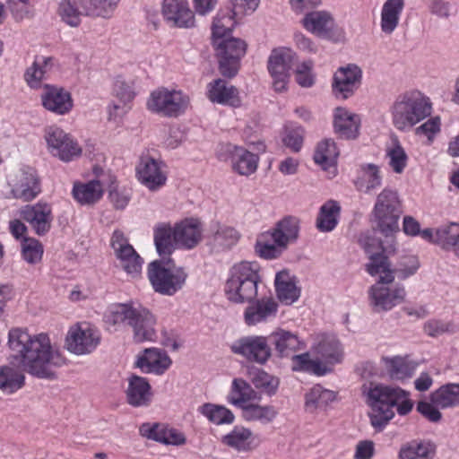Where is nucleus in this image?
I'll list each match as a JSON object with an SVG mask.
<instances>
[{
  "label": "nucleus",
  "instance_id": "nucleus-1",
  "mask_svg": "<svg viewBox=\"0 0 459 459\" xmlns=\"http://www.w3.org/2000/svg\"><path fill=\"white\" fill-rule=\"evenodd\" d=\"M8 344L20 354L23 369L39 378H56V368L65 364V357L46 333L31 336L24 329L13 328L9 332Z\"/></svg>",
  "mask_w": 459,
  "mask_h": 459
},
{
  "label": "nucleus",
  "instance_id": "nucleus-2",
  "mask_svg": "<svg viewBox=\"0 0 459 459\" xmlns=\"http://www.w3.org/2000/svg\"><path fill=\"white\" fill-rule=\"evenodd\" d=\"M359 242L368 255V273L372 276L379 275V280L369 290L370 304L376 312L390 310L403 302L406 292L403 286L393 289L386 286L394 280L391 264L385 255L388 247L385 248L379 239L369 236L361 238ZM389 248L394 250L393 246Z\"/></svg>",
  "mask_w": 459,
  "mask_h": 459
},
{
  "label": "nucleus",
  "instance_id": "nucleus-3",
  "mask_svg": "<svg viewBox=\"0 0 459 459\" xmlns=\"http://www.w3.org/2000/svg\"><path fill=\"white\" fill-rule=\"evenodd\" d=\"M365 393L367 404L371 409L368 414L370 423L379 430L394 417V407L401 416L407 415L413 408L409 392L399 386L370 383Z\"/></svg>",
  "mask_w": 459,
  "mask_h": 459
},
{
  "label": "nucleus",
  "instance_id": "nucleus-4",
  "mask_svg": "<svg viewBox=\"0 0 459 459\" xmlns=\"http://www.w3.org/2000/svg\"><path fill=\"white\" fill-rule=\"evenodd\" d=\"M107 320L113 325H124L130 326L135 342H151L156 337V319L147 308L142 306L116 305L107 316Z\"/></svg>",
  "mask_w": 459,
  "mask_h": 459
},
{
  "label": "nucleus",
  "instance_id": "nucleus-5",
  "mask_svg": "<svg viewBox=\"0 0 459 459\" xmlns=\"http://www.w3.org/2000/svg\"><path fill=\"white\" fill-rule=\"evenodd\" d=\"M299 233V219L286 216L279 221L271 230L260 236L255 244V251L265 259L278 258L287 250L289 245L297 241Z\"/></svg>",
  "mask_w": 459,
  "mask_h": 459
},
{
  "label": "nucleus",
  "instance_id": "nucleus-6",
  "mask_svg": "<svg viewBox=\"0 0 459 459\" xmlns=\"http://www.w3.org/2000/svg\"><path fill=\"white\" fill-rule=\"evenodd\" d=\"M432 104L420 91L400 94L391 107L392 121L398 130H407L431 114Z\"/></svg>",
  "mask_w": 459,
  "mask_h": 459
},
{
  "label": "nucleus",
  "instance_id": "nucleus-7",
  "mask_svg": "<svg viewBox=\"0 0 459 459\" xmlns=\"http://www.w3.org/2000/svg\"><path fill=\"white\" fill-rule=\"evenodd\" d=\"M148 278L155 292L173 296L183 289L187 273L171 260H154L148 265Z\"/></svg>",
  "mask_w": 459,
  "mask_h": 459
},
{
  "label": "nucleus",
  "instance_id": "nucleus-8",
  "mask_svg": "<svg viewBox=\"0 0 459 459\" xmlns=\"http://www.w3.org/2000/svg\"><path fill=\"white\" fill-rule=\"evenodd\" d=\"M189 105V98L181 91L160 88L152 92L148 108L168 117H178L185 113Z\"/></svg>",
  "mask_w": 459,
  "mask_h": 459
},
{
  "label": "nucleus",
  "instance_id": "nucleus-9",
  "mask_svg": "<svg viewBox=\"0 0 459 459\" xmlns=\"http://www.w3.org/2000/svg\"><path fill=\"white\" fill-rule=\"evenodd\" d=\"M219 59L221 74L228 78L234 77L239 68L240 59L247 51V43L238 38H230L220 41L213 40Z\"/></svg>",
  "mask_w": 459,
  "mask_h": 459
},
{
  "label": "nucleus",
  "instance_id": "nucleus-10",
  "mask_svg": "<svg viewBox=\"0 0 459 459\" xmlns=\"http://www.w3.org/2000/svg\"><path fill=\"white\" fill-rule=\"evenodd\" d=\"M231 351L243 357L248 362L264 365L272 357L269 336L247 335L236 340L230 346Z\"/></svg>",
  "mask_w": 459,
  "mask_h": 459
},
{
  "label": "nucleus",
  "instance_id": "nucleus-11",
  "mask_svg": "<svg viewBox=\"0 0 459 459\" xmlns=\"http://www.w3.org/2000/svg\"><path fill=\"white\" fill-rule=\"evenodd\" d=\"M57 13L62 22L70 27H78L82 15L110 18L112 15L105 12V9L97 6L87 0H61L58 4Z\"/></svg>",
  "mask_w": 459,
  "mask_h": 459
},
{
  "label": "nucleus",
  "instance_id": "nucleus-12",
  "mask_svg": "<svg viewBox=\"0 0 459 459\" xmlns=\"http://www.w3.org/2000/svg\"><path fill=\"white\" fill-rule=\"evenodd\" d=\"M362 82V70L355 64L337 69L333 78V92L335 97L347 100L354 95Z\"/></svg>",
  "mask_w": 459,
  "mask_h": 459
},
{
  "label": "nucleus",
  "instance_id": "nucleus-13",
  "mask_svg": "<svg viewBox=\"0 0 459 459\" xmlns=\"http://www.w3.org/2000/svg\"><path fill=\"white\" fill-rule=\"evenodd\" d=\"M100 334L86 324L76 325L69 330L66 347L76 355L92 352L100 343Z\"/></svg>",
  "mask_w": 459,
  "mask_h": 459
},
{
  "label": "nucleus",
  "instance_id": "nucleus-14",
  "mask_svg": "<svg viewBox=\"0 0 459 459\" xmlns=\"http://www.w3.org/2000/svg\"><path fill=\"white\" fill-rule=\"evenodd\" d=\"M111 247L119 260L121 267L128 274L136 276L141 272L143 260L128 243L122 231H114L111 238Z\"/></svg>",
  "mask_w": 459,
  "mask_h": 459
},
{
  "label": "nucleus",
  "instance_id": "nucleus-15",
  "mask_svg": "<svg viewBox=\"0 0 459 459\" xmlns=\"http://www.w3.org/2000/svg\"><path fill=\"white\" fill-rule=\"evenodd\" d=\"M45 139L50 152L64 161H69L81 154L82 150L78 144L58 127H48Z\"/></svg>",
  "mask_w": 459,
  "mask_h": 459
},
{
  "label": "nucleus",
  "instance_id": "nucleus-16",
  "mask_svg": "<svg viewBox=\"0 0 459 459\" xmlns=\"http://www.w3.org/2000/svg\"><path fill=\"white\" fill-rule=\"evenodd\" d=\"M136 175L139 181L151 191L160 189L167 181L162 161L149 155L141 157L136 166Z\"/></svg>",
  "mask_w": 459,
  "mask_h": 459
},
{
  "label": "nucleus",
  "instance_id": "nucleus-17",
  "mask_svg": "<svg viewBox=\"0 0 459 459\" xmlns=\"http://www.w3.org/2000/svg\"><path fill=\"white\" fill-rule=\"evenodd\" d=\"M20 216L30 225L38 236H44L50 230L52 209L47 203L27 204L21 209Z\"/></svg>",
  "mask_w": 459,
  "mask_h": 459
},
{
  "label": "nucleus",
  "instance_id": "nucleus-18",
  "mask_svg": "<svg viewBox=\"0 0 459 459\" xmlns=\"http://www.w3.org/2000/svg\"><path fill=\"white\" fill-rule=\"evenodd\" d=\"M40 100L45 109L61 116L69 113L74 106L69 91L51 84H44Z\"/></svg>",
  "mask_w": 459,
  "mask_h": 459
},
{
  "label": "nucleus",
  "instance_id": "nucleus-19",
  "mask_svg": "<svg viewBox=\"0 0 459 459\" xmlns=\"http://www.w3.org/2000/svg\"><path fill=\"white\" fill-rule=\"evenodd\" d=\"M223 150L228 156L222 157L221 154H220L221 159L225 160H230L235 172L241 176H249L255 172L258 164L257 155L243 147L230 143L223 146Z\"/></svg>",
  "mask_w": 459,
  "mask_h": 459
},
{
  "label": "nucleus",
  "instance_id": "nucleus-20",
  "mask_svg": "<svg viewBox=\"0 0 459 459\" xmlns=\"http://www.w3.org/2000/svg\"><path fill=\"white\" fill-rule=\"evenodd\" d=\"M248 306L244 311V321L248 326L265 322L276 316L278 303L273 297H262L247 302Z\"/></svg>",
  "mask_w": 459,
  "mask_h": 459
},
{
  "label": "nucleus",
  "instance_id": "nucleus-21",
  "mask_svg": "<svg viewBox=\"0 0 459 459\" xmlns=\"http://www.w3.org/2000/svg\"><path fill=\"white\" fill-rule=\"evenodd\" d=\"M162 14L174 26L191 28L195 25V15L187 0H163Z\"/></svg>",
  "mask_w": 459,
  "mask_h": 459
},
{
  "label": "nucleus",
  "instance_id": "nucleus-22",
  "mask_svg": "<svg viewBox=\"0 0 459 459\" xmlns=\"http://www.w3.org/2000/svg\"><path fill=\"white\" fill-rule=\"evenodd\" d=\"M41 192L40 180L35 169L27 168L22 169L17 182L12 188L13 196L23 202L35 199Z\"/></svg>",
  "mask_w": 459,
  "mask_h": 459
},
{
  "label": "nucleus",
  "instance_id": "nucleus-23",
  "mask_svg": "<svg viewBox=\"0 0 459 459\" xmlns=\"http://www.w3.org/2000/svg\"><path fill=\"white\" fill-rule=\"evenodd\" d=\"M171 359L167 353L158 348L145 349L137 356L135 367L143 373L163 374L170 366Z\"/></svg>",
  "mask_w": 459,
  "mask_h": 459
},
{
  "label": "nucleus",
  "instance_id": "nucleus-24",
  "mask_svg": "<svg viewBox=\"0 0 459 459\" xmlns=\"http://www.w3.org/2000/svg\"><path fill=\"white\" fill-rule=\"evenodd\" d=\"M202 224L196 219H186L174 228V240L178 247L192 249L202 239Z\"/></svg>",
  "mask_w": 459,
  "mask_h": 459
},
{
  "label": "nucleus",
  "instance_id": "nucleus-25",
  "mask_svg": "<svg viewBox=\"0 0 459 459\" xmlns=\"http://www.w3.org/2000/svg\"><path fill=\"white\" fill-rule=\"evenodd\" d=\"M126 394L127 403L133 407L149 406L153 396L149 381L135 374L129 376Z\"/></svg>",
  "mask_w": 459,
  "mask_h": 459
},
{
  "label": "nucleus",
  "instance_id": "nucleus-26",
  "mask_svg": "<svg viewBox=\"0 0 459 459\" xmlns=\"http://www.w3.org/2000/svg\"><path fill=\"white\" fill-rule=\"evenodd\" d=\"M222 443L240 453H248L259 446V440L253 431L243 426H236L227 435L223 436Z\"/></svg>",
  "mask_w": 459,
  "mask_h": 459
},
{
  "label": "nucleus",
  "instance_id": "nucleus-27",
  "mask_svg": "<svg viewBox=\"0 0 459 459\" xmlns=\"http://www.w3.org/2000/svg\"><path fill=\"white\" fill-rule=\"evenodd\" d=\"M437 446L428 438H416L403 443L397 455V459H434Z\"/></svg>",
  "mask_w": 459,
  "mask_h": 459
},
{
  "label": "nucleus",
  "instance_id": "nucleus-28",
  "mask_svg": "<svg viewBox=\"0 0 459 459\" xmlns=\"http://www.w3.org/2000/svg\"><path fill=\"white\" fill-rule=\"evenodd\" d=\"M359 117L344 108H336L333 116L334 131L342 138L355 139L359 135Z\"/></svg>",
  "mask_w": 459,
  "mask_h": 459
},
{
  "label": "nucleus",
  "instance_id": "nucleus-29",
  "mask_svg": "<svg viewBox=\"0 0 459 459\" xmlns=\"http://www.w3.org/2000/svg\"><path fill=\"white\" fill-rule=\"evenodd\" d=\"M260 272L261 267L257 262L241 261L230 268L226 283L240 284L247 281L261 283L263 279Z\"/></svg>",
  "mask_w": 459,
  "mask_h": 459
},
{
  "label": "nucleus",
  "instance_id": "nucleus-30",
  "mask_svg": "<svg viewBox=\"0 0 459 459\" xmlns=\"http://www.w3.org/2000/svg\"><path fill=\"white\" fill-rule=\"evenodd\" d=\"M313 350L318 357L329 364L341 362L343 356L342 345L333 335H321L314 344Z\"/></svg>",
  "mask_w": 459,
  "mask_h": 459
},
{
  "label": "nucleus",
  "instance_id": "nucleus-31",
  "mask_svg": "<svg viewBox=\"0 0 459 459\" xmlns=\"http://www.w3.org/2000/svg\"><path fill=\"white\" fill-rule=\"evenodd\" d=\"M296 57V53L290 48L274 49L268 60V70L271 75L289 78L290 70Z\"/></svg>",
  "mask_w": 459,
  "mask_h": 459
},
{
  "label": "nucleus",
  "instance_id": "nucleus-32",
  "mask_svg": "<svg viewBox=\"0 0 459 459\" xmlns=\"http://www.w3.org/2000/svg\"><path fill=\"white\" fill-rule=\"evenodd\" d=\"M304 28L311 33L326 38L333 27V18L326 11H313L305 15L302 20Z\"/></svg>",
  "mask_w": 459,
  "mask_h": 459
},
{
  "label": "nucleus",
  "instance_id": "nucleus-33",
  "mask_svg": "<svg viewBox=\"0 0 459 459\" xmlns=\"http://www.w3.org/2000/svg\"><path fill=\"white\" fill-rule=\"evenodd\" d=\"M380 168L374 163H366L360 166L359 175L354 180L358 191L371 194L382 185Z\"/></svg>",
  "mask_w": 459,
  "mask_h": 459
},
{
  "label": "nucleus",
  "instance_id": "nucleus-34",
  "mask_svg": "<svg viewBox=\"0 0 459 459\" xmlns=\"http://www.w3.org/2000/svg\"><path fill=\"white\" fill-rule=\"evenodd\" d=\"M141 432L149 439L166 445L178 446L186 443V437L181 432L175 429H169L159 424L153 426L143 425Z\"/></svg>",
  "mask_w": 459,
  "mask_h": 459
},
{
  "label": "nucleus",
  "instance_id": "nucleus-35",
  "mask_svg": "<svg viewBox=\"0 0 459 459\" xmlns=\"http://www.w3.org/2000/svg\"><path fill=\"white\" fill-rule=\"evenodd\" d=\"M238 90L225 80L217 79L209 83L208 98L212 102L236 106L238 103Z\"/></svg>",
  "mask_w": 459,
  "mask_h": 459
},
{
  "label": "nucleus",
  "instance_id": "nucleus-36",
  "mask_svg": "<svg viewBox=\"0 0 459 459\" xmlns=\"http://www.w3.org/2000/svg\"><path fill=\"white\" fill-rule=\"evenodd\" d=\"M383 360L389 377L394 380H403L411 377L418 367V363L410 359L407 356L385 357L383 358Z\"/></svg>",
  "mask_w": 459,
  "mask_h": 459
},
{
  "label": "nucleus",
  "instance_id": "nucleus-37",
  "mask_svg": "<svg viewBox=\"0 0 459 459\" xmlns=\"http://www.w3.org/2000/svg\"><path fill=\"white\" fill-rule=\"evenodd\" d=\"M278 415V409L271 404L262 405L251 403L242 410V418L246 421L258 422L262 425L272 424Z\"/></svg>",
  "mask_w": 459,
  "mask_h": 459
},
{
  "label": "nucleus",
  "instance_id": "nucleus-38",
  "mask_svg": "<svg viewBox=\"0 0 459 459\" xmlns=\"http://www.w3.org/2000/svg\"><path fill=\"white\" fill-rule=\"evenodd\" d=\"M270 343H273L278 355L281 358L291 357L301 345L299 337L289 331L282 329L272 333L269 336Z\"/></svg>",
  "mask_w": 459,
  "mask_h": 459
},
{
  "label": "nucleus",
  "instance_id": "nucleus-39",
  "mask_svg": "<svg viewBox=\"0 0 459 459\" xmlns=\"http://www.w3.org/2000/svg\"><path fill=\"white\" fill-rule=\"evenodd\" d=\"M404 0H386L381 11V30L385 34H392L397 28L403 11Z\"/></svg>",
  "mask_w": 459,
  "mask_h": 459
},
{
  "label": "nucleus",
  "instance_id": "nucleus-40",
  "mask_svg": "<svg viewBox=\"0 0 459 459\" xmlns=\"http://www.w3.org/2000/svg\"><path fill=\"white\" fill-rule=\"evenodd\" d=\"M247 377L254 387L267 396H273L277 393L280 385V379L277 377L255 367L247 369Z\"/></svg>",
  "mask_w": 459,
  "mask_h": 459
},
{
  "label": "nucleus",
  "instance_id": "nucleus-41",
  "mask_svg": "<svg viewBox=\"0 0 459 459\" xmlns=\"http://www.w3.org/2000/svg\"><path fill=\"white\" fill-rule=\"evenodd\" d=\"M209 238L214 246L230 248L238 241L239 232L233 227L214 221L209 228Z\"/></svg>",
  "mask_w": 459,
  "mask_h": 459
},
{
  "label": "nucleus",
  "instance_id": "nucleus-42",
  "mask_svg": "<svg viewBox=\"0 0 459 459\" xmlns=\"http://www.w3.org/2000/svg\"><path fill=\"white\" fill-rule=\"evenodd\" d=\"M256 392L243 378H235L232 381L231 389L228 395V401L231 404L243 410V408L251 403V401L255 398Z\"/></svg>",
  "mask_w": 459,
  "mask_h": 459
},
{
  "label": "nucleus",
  "instance_id": "nucleus-43",
  "mask_svg": "<svg viewBox=\"0 0 459 459\" xmlns=\"http://www.w3.org/2000/svg\"><path fill=\"white\" fill-rule=\"evenodd\" d=\"M275 290L279 300L285 305H291L299 299L300 290L286 272H280L275 276Z\"/></svg>",
  "mask_w": 459,
  "mask_h": 459
},
{
  "label": "nucleus",
  "instance_id": "nucleus-44",
  "mask_svg": "<svg viewBox=\"0 0 459 459\" xmlns=\"http://www.w3.org/2000/svg\"><path fill=\"white\" fill-rule=\"evenodd\" d=\"M259 284L248 281L240 284L225 283L224 291L230 301L243 304L257 297Z\"/></svg>",
  "mask_w": 459,
  "mask_h": 459
},
{
  "label": "nucleus",
  "instance_id": "nucleus-45",
  "mask_svg": "<svg viewBox=\"0 0 459 459\" xmlns=\"http://www.w3.org/2000/svg\"><path fill=\"white\" fill-rule=\"evenodd\" d=\"M430 401L440 409L454 408L459 405V383L442 385L430 394Z\"/></svg>",
  "mask_w": 459,
  "mask_h": 459
},
{
  "label": "nucleus",
  "instance_id": "nucleus-46",
  "mask_svg": "<svg viewBox=\"0 0 459 459\" xmlns=\"http://www.w3.org/2000/svg\"><path fill=\"white\" fill-rule=\"evenodd\" d=\"M402 212L373 209L376 229L385 238H392L399 230V219Z\"/></svg>",
  "mask_w": 459,
  "mask_h": 459
},
{
  "label": "nucleus",
  "instance_id": "nucleus-47",
  "mask_svg": "<svg viewBox=\"0 0 459 459\" xmlns=\"http://www.w3.org/2000/svg\"><path fill=\"white\" fill-rule=\"evenodd\" d=\"M103 194L102 186L98 180L85 184H74L73 196L82 205H91L98 202Z\"/></svg>",
  "mask_w": 459,
  "mask_h": 459
},
{
  "label": "nucleus",
  "instance_id": "nucleus-48",
  "mask_svg": "<svg viewBox=\"0 0 459 459\" xmlns=\"http://www.w3.org/2000/svg\"><path fill=\"white\" fill-rule=\"evenodd\" d=\"M341 211L339 204L334 200L325 203L319 211L316 219V228L322 232L332 231L338 223V216Z\"/></svg>",
  "mask_w": 459,
  "mask_h": 459
},
{
  "label": "nucleus",
  "instance_id": "nucleus-49",
  "mask_svg": "<svg viewBox=\"0 0 459 459\" xmlns=\"http://www.w3.org/2000/svg\"><path fill=\"white\" fill-rule=\"evenodd\" d=\"M335 399V392L325 389L320 385H316L306 394L305 406L307 411H315L316 409L325 408Z\"/></svg>",
  "mask_w": 459,
  "mask_h": 459
},
{
  "label": "nucleus",
  "instance_id": "nucleus-50",
  "mask_svg": "<svg viewBox=\"0 0 459 459\" xmlns=\"http://www.w3.org/2000/svg\"><path fill=\"white\" fill-rule=\"evenodd\" d=\"M154 244L160 256L169 255L174 250V229L169 223H159L154 228Z\"/></svg>",
  "mask_w": 459,
  "mask_h": 459
},
{
  "label": "nucleus",
  "instance_id": "nucleus-51",
  "mask_svg": "<svg viewBox=\"0 0 459 459\" xmlns=\"http://www.w3.org/2000/svg\"><path fill=\"white\" fill-rule=\"evenodd\" d=\"M339 152L335 143L331 139H325L320 142L314 153V160L324 169L334 168Z\"/></svg>",
  "mask_w": 459,
  "mask_h": 459
},
{
  "label": "nucleus",
  "instance_id": "nucleus-52",
  "mask_svg": "<svg viewBox=\"0 0 459 459\" xmlns=\"http://www.w3.org/2000/svg\"><path fill=\"white\" fill-rule=\"evenodd\" d=\"M198 411L216 425L231 424L235 420L232 411L222 405L207 403L200 406Z\"/></svg>",
  "mask_w": 459,
  "mask_h": 459
},
{
  "label": "nucleus",
  "instance_id": "nucleus-53",
  "mask_svg": "<svg viewBox=\"0 0 459 459\" xmlns=\"http://www.w3.org/2000/svg\"><path fill=\"white\" fill-rule=\"evenodd\" d=\"M52 59L50 57L41 56L37 58L31 66L27 68L24 74V79L30 88L37 89L40 87L41 81L48 73Z\"/></svg>",
  "mask_w": 459,
  "mask_h": 459
},
{
  "label": "nucleus",
  "instance_id": "nucleus-54",
  "mask_svg": "<svg viewBox=\"0 0 459 459\" xmlns=\"http://www.w3.org/2000/svg\"><path fill=\"white\" fill-rule=\"evenodd\" d=\"M24 385V376L11 367H0V390L13 394Z\"/></svg>",
  "mask_w": 459,
  "mask_h": 459
},
{
  "label": "nucleus",
  "instance_id": "nucleus-55",
  "mask_svg": "<svg viewBox=\"0 0 459 459\" xmlns=\"http://www.w3.org/2000/svg\"><path fill=\"white\" fill-rule=\"evenodd\" d=\"M459 243V223L451 222L436 230V244L444 249L454 248Z\"/></svg>",
  "mask_w": 459,
  "mask_h": 459
},
{
  "label": "nucleus",
  "instance_id": "nucleus-56",
  "mask_svg": "<svg viewBox=\"0 0 459 459\" xmlns=\"http://www.w3.org/2000/svg\"><path fill=\"white\" fill-rule=\"evenodd\" d=\"M291 359L293 371L311 372L318 376H322L326 372L325 368L322 367V364L318 360L310 359L307 352L299 355L293 354Z\"/></svg>",
  "mask_w": 459,
  "mask_h": 459
},
{
  "label": "nucleus",
  "instance_id": "nucleus-57",
  "mask_svg": "<svg viewBox=\"0 0 459 459\" xmlns=\"http://www.w3.org/2000/svg\"><path fill=\"white\" fill-rule=\"evenodd\" d=\"M43 255V247L35 238H25L22 243V256L30 264L39 263Z\"/></svg>",
  "mask_w": 459,
  "mask_h": 459
},
{
  "label": "nucleus",
  "instance_id": "nucleus-58",
  "mask_svg": "<svg viewBox=\"0 0 459 459\" xmlns=\"http://www.w3.org/2000/svg\"><path fill=\"white\" fill-rule=\"evenodd\" d=\"M374 208L385 211L402 212L398 193L390 188H385L377 195Z\"/></svg>",
  "mask_w": 459,
  "mask_h": 459
},
{
  "label": "nucleus",
  "instance_id": "nucleus-59",
  "mask_svg": "<svg viewBox=\"0 0 459 459\" xmlns=\"http://www.w3.org/2000/svg\"><path fill=\"white\" fill-rule=\"evenodd\" d=\"M389 165L395 173H402L407 165V154L398 142L387 151Z\"/></svg>",
  "mask_w": 459,
  "mask_h": 459
},
{
  "label": "nucleus",
  "instance_id": "nucleus-60",
  "mask_svg": "<svg viewBox=\"0 0 459 459\" xmlns=\"http://www.w3.org/2000/svg\"><path fill=\"white\" fill-rule=\"evenodd\" d=\"M234 15H221L218 14L216 18H214L212 22V36L214 40L219 41L222 37L226 36L227 33L230 32L235 22Z\"/></svg>",
  "mask_w": 459,
  "mask_h": 459
},
{
  "label": "nucleus",
  "instance_id": "nucleus-61",
  "mask_svg": "<svg viewBox=\"0 0 459 459\" xmlns=\"http://www.w3.org/2000/svg\"><path fill=\"white\" fill-rule=\"evenodd\" d=\"M313 62L304 61L295 70L296 82L304 88H309L315 83V76L312 73Z\"/></svg>",
  "mask_w": 459,
  "mask_h": 459
},
{
  "label": "nucleus",
  "instance_id": "nucleus-62",
  "mask_svg": "<svg viewBox=\"0 0 459 459\" xmlns=\"http://www.w3.org/2000/svg\"><path fill=\"white\" fill-rule=\"evenodd\" d=\"M420 267V262L414 255H407L401 258L397 267L392 270L403 280L413 275Z\"/></svg>",
  "mask_w": 459,
  "mask_h": 459
},
{
  "label": "nucleus",
  "instance_id": "nucleus-63",
  "mask_svg": "<svg viewBox=\"0 0 459 459\" xmlns=\"http://www.w3.org/2000/svg\"><path fill=\"white\" fill-rule=\"evenodd\" d=\"M114 92L124 104L131 101L134 97L133 84L126 82L123 77H117L114 83Z\"/></svg>",
  "mask_w": 459,
  "mask_h": 459
},
{
  "label": "nucleus",
  "instance_id": "nucleus-64",
  "mask_svg": "<svg viewBox=\"0 0 459 459\" xmlns=\"http://www.w3.org/2000/svg\"><path fill=\"white\" fill-rule=\"evenodd\" d=\"M260 0H232L231 12L234 16L243 17L253 13L258 7Z\"/></svg>",
  "mask_w": 459,
  "mask_h": 459
}]
</instances>
